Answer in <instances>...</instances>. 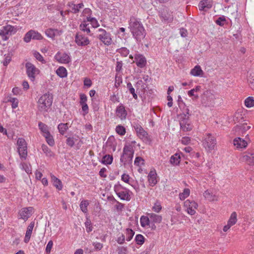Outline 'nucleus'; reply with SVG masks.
<instances>
[{
	"label": "nucleus",
	"mask_w": 254,
	"mask_h": 254,
	"mask_svg": "<svg viewBox=\"0 0 254 254\" xmlns=\"http://www.w3.org/2000/svg\"><path fill=\"white\" fill-rule=\"evenodd\" d=\"M128 28L133 37L137 41H141L145 36V29L140 21L137 18L131 16L128 22Z\"/></svg>",
	"instance_id": "1"
},
{
	"label": "nucleus",
	"mask_w": 254,
	"mask_h": 254,
	"mask_svg": "<svg viewBox=\"0 0 254 254\" xmlns=\"http://www.w3.org/2000/svg\"><path fill=\"white\" fill-rule=\"evenodd\" d=\"M52 103V99L50 94H44L39 99L38 102V109L40 112H45L50 107Z\"/></svg>",
	"instance_id": "2"
},
{
	"label": "nucleus",
	"mask_w": 254,
	"mask_h": 254,
	"mask_svg": "<svg viewBox=\"0 0 254 254\" xmlns=\"http://www.w3.org/2000/svg\"><path fill=\"white\" fill-rule=\"evenodd\" d=\"M114 189L117 195L121 199L129 201L130 200V195L129 194V190L122 186L119 183L115 185Z\"/></svg>",
	"instance_id": "3"
},
{
	"label": "nucleus",
	"mask_w": 254,
	"mask_h": 254,
	"mask_svg": "<svg viewBox=\"0 0 254 254\" xmlns=\"http://www.w3.org/2000/svg\"><path fill=\"white\" fill-rule=\"evenodd\" d=\"M96 37L105 45L109 46L112 44L111 34L104 29L99 28L97 30Z\"/></svg>",
	"instance_id": "4"
},
{
	"label": "nucleus",
	"mask_w": 254,
	"mask_h": 254,
	"mask_svg": "<svg viewBox=\"0 0 254 254\" xmlns=\"http://www.w3.org/2000/svg\"><path fill=\"white\" fill-rule=\"evenodd\" d=\"M26 74L29 78L32 81H34L35 79L36 76L40 73V70L38 68L30 62H27L25 64Z\"/></svg>",
	"instance_id": "5"
},
{
	"label": "nucleus",
	"mask_w": 254,
	"mask_h": 254,
	"mask_svg": "<svg viewBox=\"0 0 254 254\" xmlns=\"http://www.w3.org/2000/svg\"><path fill=\"white\" fill-rule=\"evenodd\" d=\"M215 97L210 91H205L201 97V104L204 107L212 106L214 104Z\"/></svg>",
	"instance_id": "6"
},
{
	"label": "nucleus",
	"mask_w": 254,
	"mask_h": 254,
	"mask_svg": "<svg viewBox=\"0 0 254 254\" xmlns=\"http://www.w3.org/2000/svg\"><path fill=\"white\" fill-rule=\"evenodd\" d=\"M17 31L16 28L10 25L3 26L0 30V36L4 41L8 39L10 36L14 34Z\"/></svg>",
	"instance_id": "7"
},
{
	"label": "nucleus",
	"mask_w": 254,
	"mask_h": 254,
	"mask_svg": "<svg viewBox=\"0 0 254 254\" xmlns=\"http://www.w3.org/2000/svg\"><path fill=\"white\" fill-rule=\"evenodd\" d=\"M203 145L205 148L209 151L214 149L216 145V140L215 137L211 133H207L204 140Z\"/></svg>",
	"instance_id": "8"
},
{
	"label": "nucleus",
	"mask_w": 254,
	"mask_h": 254,
	"mask_svg": "<svg viewBox=\"0 0 254 254\" xmlns=\"http://www.w3.org/2000/svg\"><path fill=\"white\" fill-rule=\"evenodd\" d=\"M133 154V150L131 145H126L123 149V153L120 158V161L124 164L128 160H132Z\"/></svg>",
	"instance_id": "9"
},
{
	"label": "nucleus",
	"mask_w": 254,
	"mask_h": 254,
	"mask_svg": "<svg viewBox=\"0 0 254 254\" xmlns=\"http://www.w3.org/2000/svg\"><path fill=\"white\" fill-rule=\"evenodd\" d=\"M240 160L242 162L249 166H254V150H248L244 152Z\"/></svg>",
	"instance_id": "10"
},
{
	"label": "nucleus",
	"mask_w": 254,
	"mask_h": 254,
	"mask_svg": "<svg viewBox=\"0 0 254 254\" xmlns=\"http://www.w3.org/2000/svg\"><path fill=\"white\" fill-rule=\"evenodd\" d=\"M18 152L21 159H26L27 155V143L23 138H19L17 141Z\"/></svg>",
	"instance_id": "11"
},
{
	"label": "nucleus",
	"mask_w": 254,
	"mask_h": 254,
	"mask_svg": "<svg viewBox=\"0 0 254 254\" xmlns=\"http://www.w3.org/2000/svg\"><path fill=\"white\" fill-rule=\"evenodd\" d=\"M187 115H180V125L181 129L184 131H189L192 129V125L190 120L187 117Z\"/></svg>",
	"instance_id": "12"
},
{
	"label": "nucleus",
	"mask_w": 254,
	"mask_h": 254,
	"mask_svg": "<svg viewBox=\"0 0 254 254\" xmlns=\"http://www.w3.org/2000/svg\"><path fill=\"white\" fill-rule=\"evenodd\" d=\"M134 128L137 133V135L145 143H149L151 141L147 132L139 125L134 126Z\"/></svg>",
	"instance_id": "13"
},
{
	"label": "nucleus",
	"mask_w": 254,
	"mask_h": 254,
	"mask_svg": "<svg viewBox=\"0 0 254 254\" xmlns=\"http://www.w3.org/2000/svg\"><path fill=\"white\" fill-rule=\"evenodd\" d=\"M32 207H24L21 209L18 212V218L26 221L34 212Z\"/></svg>",
	"instance_id": "14"
},
{
	"label": "nucleus",
	"mask_w": 254,
	"mask_h": 254,
	"mask_svg": "<svg viewBox=\"0 0 254 254\" xmlns=\"http://www.w3.org/2000/svg\"><path fill=\"white\" fill-rule=\"evenodd\" d=\"M75 42L79 46H85L89 44L90 41L88 37L78 32L75 36Z\"/></svg>",
	"instance_id": "15"
},
{
	"label": "nucleus",
	"mask_w": 254,
	"mask_h": 254,
	"mask_svg": "<svg viewBox=\"0 0 254 254\" xmlns=\"http://www.w3.org/2000/svg\"><path fill=\"white\" fill-rule=\"evenodd\" d=\"M184 206L187 208L188 213L193 215L196 212L195 209H197L198 205L194 201L188 199L184 202Z\"/></svg>",
	"instance_id": "16"
},
{
	"label": "nucleus",
	"mask_w": 254,
	"mask_h": 254,
	"mask_svg": "<svg viewBox=\"0 0 254 254\" xmlns=\"http://www.w3.org/2000/svg\"><path fill=\"white\" fill-rule=\"evenodd\" d=\"M55 58L59 63L63 64H67L71 62L70 56L65 53L58 52Z\"/></svg>",
	"instance_id": "17"
},
{
	"label": "nucleus",
	"mask_w": 254,
	"mask_h": 254,
	"mask_svg": "<svg viewBox=\"0 0 254 254\" xmlns=\"http://www.w3.org/2000/svg\"><path fill=\"white\" fill-rule=\"evenodd\" d=\"M237 214L236 212L231 213L230 217L227 222V224L223 227V231L227 232L232 226L234 225L237 222Z\"/></svg>",
	"instance_id": "18"
},
{
	"label": "nucleus",
	"mask_w": 254,
	"mask_h": 254,
	"mask_svg": "<svg viewBox=\"0 0 254 254\" xmlns=\"http://www.w3.org/2000/svg\"><path fill=\"white\" fill-rule=\"evenodd\" d=\"M213 3L212 0H202L198 4L199 9L201 11H206L212 7Z\"/></svg>",
	"instance_id": "19"
},
{
	"label": "nucleus",
	"mask_w": 254,
	"mask_h": 254,
	"mask_svg": "<svg viewBox=\"0 0 254 254\" xmlns=\"http://www.w3.org/2000/svg\"><path fill=\"white\" fill-rule=\"evenodd\" d=\"M134 59L135 61L134 62L135 63L138 67L143 68L145 66L146 64V60L144 56L141 54H136Z\"/></svg>",
	"instance_id": "20"
},
{
	"label": "nucleus",
	"mask_w": 254,
	"mask_h": 254,
	"mask_svg": "<svg viewBox=\"0 0 254 254\" xmlns=\"http://www.w3.org/2000/svg\"><path fill=\"white\" fill-rule=\"evenodd\" d=\"M234 145L237 149H244L248 146V142L241 138V137H237L233 140Z\"/></svg>",
	"instance_id": "21"
},
{
	"label": "nucleus",
	"mask_w": 254,
	"mask_h": 254,
	"mask_svg": "<svg viewBox=\"0 0 254 254\" xmlns=\"http://www.w3.org/2000/svg\"><path fill=\"white\" fill-rule=\"evenodd\" d=\"M251 127L250 126H248L247 123H244L241 125H237L235 127V130L236 132H238V134H244L247 130L251 128Z\"/></svg>",
	"instance_id": "22"
},
{
	"label": "nucleus",
	"mask_w": 254,
	"mask_h": 254,
	"mask_svg": "<svg viewBox=\"0 0 254 254\" xmlns=\"http://www.w3.org/2000/svg\"><path fill=\"white\" fill-rule=\"evenodd\" d=\"M157 174L155 171H151L148 175V181L150 186H154L157 183Z\"/></svg>",
	"instance_id": "23"
},
{
	"label": "nucleus",
	"mask_w": 254,
	"mask_h": 254,
	"mask_svg": "<svg viewBox=\"0 0 254 254\" xmlns=\"http://www.w3.org/2000/svg\"><path fill=\"white\" fill-rule=\"evenodd\" d=\"M34 225H35L34 222H31L27 227V230L26 232V234H25V238H24V242L26 243H27L28 242H29V241L30 239L32 232L33 228L34 227Z\"/></svg>",
	"instance_id": "24"
},
{
	"label": "nucleus",
	"mask_w": 254,
	"mask_h": 254,
	"mask_svg": "<svg viewBox=\"0 0 254 254\" xmlns=\"http://www.w3.org/2000/svg\"><path fill=\"white\" fill-rule=\"evenodd\" d=\"M116 113L121 119H125L127 115V113L125 110V107L123 105H120L116 109Z\"/></svg>",
	"instance_id": "25"
},
{
	"label": "nucleus",
	"mask_w": 254,
	"mask_h": 254,
	"mask_svg": "<svg viewBox=\"0 0 254 254\" xmlns=\"http://www.w3.org/2000/svg\"><path fill=\"white\" fill-rule=\"evenodd\" d=\"M147 215L150 218V223H160L162 220V217L160 215L154 213H148Z\"/></svg>",
	"instance_id": "26"
},
{
	"label": "nucleus",
	"mask_w": 254,
	"mask_h": 254,
	"mask_svg": "<svg viewBox=\"0 0 254 254\" xmlns=\"http://www.w3.org/2000/svg\"><path fill=\"white\" fill-rule=\"evenodd\" d=\"M62 33V31L52 28L47 29L45 31V34L47 36L52 39H54L56 35H61Z\"/></svg>",
	"instance_id": "27"
},
{
	"label": "nucleus",
	"mask_w": 254,
	"mask_h": 254,
	"mask_svg": "<svg viewBox=\"0 0 254 254\" xmlns=\"http://www.w3.org/2000/svg\"><path fill=\"white\" fill-rule=\"evenodd\" d=\"M203 71L199 65H196L190 71V74L194 76H203Z\"/></svg>",
	"instance_id": "28"
},
{
	"label": "nucleus",
	"mask_w": 254,
	"mask_h": 254,
	"mask_svg": "<svg viewBox=\"0 0 254 254\" xmlns=\"http://www.w3.org/2000/svg\"><path fill=\"white\" fill-rule=\"evenodd\" d=\"M181 156L180 154L176 153L171 157L170 162L174 165H177L180 163Z\"/></svg>",
	"instance_id": "29"
},
{
	"label": "nucleus",
	"mask_w": 254,
	"mask_h": 254,
	"mask_svg": "<svg viewBox=\"0 0 254 254\" xmlns=\"http://www.w3.org/2000/svg\"><path fill=\"white\" fill-rule=\"evenodd\" d=\"M141 226L145 227L149 226L150 224V220L149 216H142L140 219Z\"/></svg>",
	"instance_id": "30"
},
{
	"label": "nucleus",
	"mask_w": 254,
	"mask_h": 254,
	"mask_svg": "<svg viewBox=\"0 0 254 254\" xmlns=\"http://www.w3.org/2000/svg\"><path fill=\"white\" fill-rule=\"evenodd\" d=\"M136 90H140L144 92L145 89L147 87L146 84L141 79L139 80L135 84Z\"/></svg>",
	"instance_id": "31"
},
{
	"label": "nucleus",
	"mask_w": 254,
	"mask_h": 254,
	"mask_svg": "<svg viewBox=\"0 0 254 254\" xmlns=\"http://www.w3.org/2000/svg\"><path fill=\"white\" fill-rule=\"evenodd\" d=\"M38 126L39 129H40L41 132H42L43 135L44 136L50 133V132L49 131L48 127L46 124L42 122H39L38 124Z\"/></svg>",
	"instance_id": "32"
},
{
	"label": "nucleus",
	"mask_w": 254,
	"mask_h": 254,
	"mask_svg": "<svg viewBox=\"0 0 254 254\" xmlns=\"http://www.w3.org/2000/svg\"><path fill=\"white\" fill-rule=\"evenodd\" d=\"M203 196L205 199L213 201L216 200V196L213 195L209 190H206L203 193Z\"/></svg>",
	"instance_id": "33"
},
{
	"label": "nucleus",
	"mask_w": 254,
	"mask_h": 254,
	"mask_svg": "<svg viewBox=\"0 0 254 254\" xmlns=\"http://www.w3.org/2000/svg\"><path fill=\"white\" fill-rule=\"evenodd\" d=\"M113 160V158L112 155L109 154L105 155L102 158L101 163L105 165H110L112 164Z\"/></svg>",
	"instance_id": "34"
},
{
	"label": "nucleus",
	"mask_w": 254,
	"mask_h": 254,
	"mask_svg": "<svg viewBox=\"0 0 254 254\" xmlns=\"http://www.w3.org/2000/svg\"><path fill=\"white\" fill-rule=\"evenodd\" d=\"M56 73L58 75L62 78L65 77L67 76V70L66 68L63 66L59 67L57 69Z\"/></svg>",
	"instance_id": "35"
},
{
	"label": "nucleus",
	"mask_w": 254,
	"mask_h": 254,
	"mask_svg": "<svg viewBox=\"0 0 254 254\" xmlns=\"http://www.w3.org/2000/svg\"><path fill=\"white\" fill-rule=\"evenodd\" d=\"M58 128L59 129V132L61 134L64 135L68 128V124L61 123L58 125Z\"/></svg>",
	"instance_id": "36"
},
{
	"label": "nucleus",
	"mask_w": 254,
	"mask_h": 254,
	"mask_svg": "<svg viewBox=\"0 0 254 254\" xmlns=\"http://www.w3.org/2000/svg\"><path fill=\"white\" fill-rule=\"evenodd\" d=\"M86 21L90 22L91 24L94 28H97L99 26L98 21L94 17H91V16H87Z\"/></svg>",
	"instance_id": "37"
},
{
	"label": "nucleus",
	"mask_w": 254,
	"mask_h": 254,
	"mask_svg": "<svg viewBox=\"0 0 254 254\" xmlns=\"http://www.w3.org/2000/svg\"><path fill=\"white\" fill-rule=\"evenodd\" d=\"M89 205V202L88 200H83L81 201L80 204V207L81 210V211L84 213H86L87 212V206Z\"/></svg>",
	"instance_id": "38"
},
{
	"label": "nucleus",
	"mask_w": 254,
	"mask_h": 254,
	"mask_svg": "<svg viewBox=\"0 0 254 254\" xmlns=\"http://www.w3.org/2000/svg\"><path fill=\"white\" fill-rule=\"evenodd\" d=\"M127 88L128 89L129 93L132 95L133 97L136 99L137 98V95L135 92V89L133 87L131 83L130 82H128L127 85Z\"/></svg>",
	"instance_id": "39"
},
{
	"label": "nucleus",
	"mask_w": 254,
	"mask_h": 254,
	"mask_svg": "<svg viewBox=\"0 0 254 254\" xmlns=\"http://www.w3.org/2000/svg\"><path fill=\"white\" fill-rule=\"evenodd\" d=\"M245 104L247 107L251 108L254 106V99L253 97H248L245 101Z\"/></svg>",
	"instance_id": "40"
},
{
	"label": "nucleus",
	"mask_w": 254,
	"mask_h": 254,
	"mask_svg": "<svg viewBox=\"0 0 254 254\" xmlns=\"http://www.w3.org/2000/svg\"><path fill=\"white\" fill-rule=\"evenodd\" d=\"M88 24L86 23V20H84L83 22L80 25V29L83 32H86L87 34L90 33V30L88 27Z\"/></svg>",
	"instance_id": "41"
},
{
	"label": "nucleus",
	"mask_w": 254,
	"mask_h": 254,
	"mask_svg": "<svg viewBox=\"0 0 254 254\" xmlns=\"http://www.w3.org/2000/svg\"><path fill=\"white\" fill-rule=\"evenodd\" d=\"M190 193V190L189 189H185L183 190V192L180 193L179 194V197L181 200H184L186 198L188 197Z\"/></svg>",
	"instance_id": "42"
},
{
	"label": "nucleus",
	"mask_w": 254,
	"mask_h": 254,
	"mask_svg": "<svg viewBox=\"0 0 254 254\" xmlns=\"http://www.w3.org/2000/svg\"><path fill=\"white\" fill-rule=\"evenodd\" d=\"M77 140V139L76 137L73 136L69 137L66 139V144L70 147H72L74 146L75 144V142Z\"/></svg>",
	"instance_id": "43"
},
{
	"label": "nucleus",
	"mask_w": 254,
	"mask_h": 254,
	"mask_svg": "<svg viewBox=\"0 0 254 254\" xmlns=\"http://www.w3.org/2000/svg\"><path fill=\"white\" fill-rule=\"evenodd\" d=\"M152 209L153 211L159 213L162 210V206L161 203L158 201H157L153 206Z\"/></svg>",
	"instance_id": "44"
},
{
	"label": "nucleus",
	"mask_w": 254,
	"mask_h": 254,
	"mask_svg": "<svg viewBox=\"0 0 254 254\" xmlns=\"http://www.w3.org/2000/svg\"><path fill=\"white\" fill-rule=\"evenodd\" d=\"M116 131L119 135H124L126 133V129L123 126L118 125L116 127Z\"/></svg>",
	"instance_id": "45"
},
{
	"label": "nucleus",
	"mask_w": 254,
	"mask_h": 254,
	"mask_svg": "<svg viewBox=\"0 0 254 254\" xmlns=\"http://www.w3.org/2000/svg\"><path fill=\"white\" fill-rule=\"evenodd\" d=\"M135 240L137 244L141 245L144 242V238L142 235L137 234L135 236Z\"/></svg>",
	"instance_id": "46"
},
{
	"label": "nucleus",
	"mask_w": 254,
	"mask_h": 254,
	"mask_svg": "<svg viewBox=\"0 0 254 254\" xmlns=\"http://www.w3.org/2000/svg\"><path fill=\"white\" fill-rule=\"evenodd\" d=\"M46 139V141L49 145L50 146H53L55 144V141L53 139V136L51 134V133L48 134L44 136Z\"/></svg>",
	"instance_id": "47"
},
{
	"label": "nucleus",
	"mask_w": 254,
	"mask_h": 254,
	"mask_svg": "<svg viewBox=\"0 0 254 254\" xmlns=\"http://www.w3.org/2000/svg\"><path fill=\"white\" fill-rule=\"evenodd\" d=\"M8 102L11 103V107L12 109H15L18 107V100L16 98H10L8 100Z\"/></svg>",
	"instance_id": "48"
},
{
	"label": "nucleus",
	"mask_w": 254,
	"mask_h": 254,
	"mask_svg": "<svg viewBox=\"0 0 254 254\" xmlns=\"http://www.w3.org/2000/svg\"><path fill=\"white\" fill-rule=\"evenodd\" d=\"M134 234V232L131 229H127L126 240L127 241H130L132 239Z\"/></svg>",
	"instance_id": "49"
},
{
	"label": "nucleus",
	"mask_w": 254,
	"mask_h": 254,
	"mask_svg": "<svg viewBox=\"0 0 254 254\" xmlns=\"http://www.w3.org/2000/svg\"><path fill=\"white\" fill-rule=\"evenodd\" d=\"M32 34V39L41 40L43 38L42 36L38 32L31 30Z\"/></svg>",
	"instance_id": "50"
},
{
	"label": "nucleus",
	"mask_w": 254,
	"mask_h": 254,
	"mask_svg": "<svg viewBox=\"0 0 254 254\" xmlns=\"http://www.w3.org/2000/svg\"><path fill=\"white\" fill-rule=\"evenodd\" d=\"M21 169L24 170L27 174L31 173V169L27 164L25 163H21Z\"/></svg>",
	"instance_id": "51"
},
{
	"label": "nucleus",
	"mask_w": 254,
	"mask_h": 254,
	"mask_svg": "<svg viewBox=\"0 0 254 254\" xmlns=\"http://www.w3.org/2000/svg\"><path fill=\"white\" fill-rule=\"evenodd\" d=\"M67 5L71 8L72 10L71 11L73 13H76L78 12L79 9H78V6H77V5L74 4L72 2H69Z\"/></svg>",
	"instance_id": "52"
},
{
	"label": "nucleus",
	"mask_w": 254,
	"mask_h": 254,
	"mask_svg": "<svg viewBox=\"0 0 254 254\" xmlns=\"http://www.w3.org/2000/svg\"><path fill=\"white\" fill-rule=\"evenodd\" d=\"M32 39V34L31 30L28 31L25 35L24 37V41L26 42H29Z\"/></svg>",
	"instance_id": "53"
},
{
	"label": "nucleus",
	"mask_w": 254,
	"mask_h": 254,
	"mask_svg": "<svg viewBox=\"0 0 254 254\" xmlns=\"http://www.w3.org/2000/svg\"><path fill=\"white\" fill-rule=\"evenodd\" d=\"M34 56L35 58L39 61L42 62V63H45V61L44 60L43 57L39 52H35L34 53Z\"/></svg>",
	"instance_id": "54"
},
{
	"label": "nucleus",
	"mask_w": 254,
	"mask_h": 254,
	"mask_svg": "<svg viewBox=\"0 0 254 254\" xmlns=\"http://www.w3.org/2000/svg\"><path fill=\"white\" fill-rule=\"evenodd\" d=\"M85 226L86 227V231L89 233L92 231V226L91 225V221L87 219L85 222Z\"/></svg>",
	"instance_id": "55"
},
{
	"label": "nucleus",
	"mask_w": 254,
	"mask_h": 254,
	"mask_svg": "<svg viewBox=\"0 0 254 254\" xmlns=\"http://www.w3.org/2000/svg\"><path fill=\"white\" fill-rule=\"evenodd\" d=\"M119 52L124 57H127L129 54V50L126 48H122L119 50Z\"/></svg>",
	"instance_id": "56"
},
{
	"label": "nucleus",
	"mask_w": 254,
	"mask_h": 254,
	"mask_svg": "<svg viewBox=\"0 0 254 254\" xmlns=\"http://www.w3.org/2000/svg\"><path fill=\"white\" fill-rule=\"evenodd\" d=\"M87 100V98L86 95L85 94H81L80 95V104H86V102Z\"/></svg>",
	"instance_id": "57"
},
{
	"label": "nucleus",
	"mask_w": 254,
	"mask_h": 254,
	"mask_svg": "<svg viewBox=\"0 0 254 254\" xmlns=\"http://www.w3.org/2000/svg\"><path fill=\"white\" fill-rule=\"evenodd\" d=\"M54 186L59 190H61L63 188V185L61 181L58 179L53 183Z\"/></svg>",
	"instance_id": "58"
},
{
	"label": "nucleus",
	"mask_w": 254,
	"mask_h": 254,
	"mask_svg": "<svg viewBox=\"0 0 254 254\" xmlns=\"http://www.w3.org/2000/svg\"><path fill=\"white\" fill-rule=\"evenodd\" d=\"M11 60V57L9 54H8L7 56L5 55L4 59L2 62L3 65L6 66L8 65V64L10 63Z\"/></svg>",
	"instance_id": "59"
},
{
	"label": "nucleus",
	"mask_w": 254,
	"mask_h": 254,
	"mask_svg": "<svg viewBox=\"0 0 254 254\" xmlns=\"http://www.w3.org/2000/svg\"><path fill=\"white\" fill-rule=\"evenodd\" d=\"M93 245L94 247L95 250L97 251L101 250L103 247V244L99 242H94Z\"/></svg>",
	"instance_id": "60"
},
{
	"label": "nucleus",
	"mask_w": 254,
	"mask_h": 254,
	"mask_svg": "<svg viewBox=\"0 0 254 254\" xmlns=\"http://www.w3.org/2000/svg\"><path fill=\"white\" fill-rule=\"evenodd\" d=\"M130 177L128 175L126 174H124L122 175V180L124 182L127 183L130 185Z\"/></svg>",
	"instance_id": "61"
},
{
	"label": "nucleus",
	"mask_w": 254,
	"mask_h": 254,
	"mask_svg": "<svg viewBox=\"0 0 254 254\" xmlns=\"http://www.w3.org/2000/svg\"><path fill=\"white\" fill-rule=\"evenodd\" d=\"M118 254H127V249L124 247H119L117 249Z\"/></svg>",
	"instance_id": "62"
},
{
	"label": "nucleus",
	"mask_w": 254,
	"mask_h": 254,
	"mask_svg": "<svg viewBox=\"0 0 254 254\" xmlns=\"http://www.w3.org/2000/svg\"><path fill=\"white\" fill-rule=\"evenodd\" d=\"M115 207L117 211H121L124 207V204L117 201V204L115 205Z\"/></svg>",
	"instance_id": "63"
},
{
	"label": "nucleus",
	"mask_w": 254,
	"mask_h": 254,
	"mask_svg": "<svg viewBox=\"0 0 254 254\" xmlns=\"http://www.w3.org/2000/svg\"><path fill=\"white\" fill-rule=\"evenodd\" d=\"M248 82L250 87L253 90H254V76L249 77V78L248 79Z\"/></svg>",
	"instance_id": "64"
}]
</instances>
